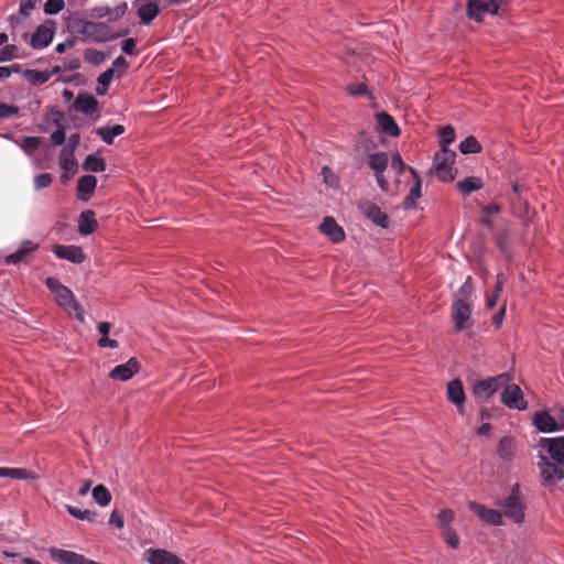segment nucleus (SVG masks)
I'll use <instances>...</instances> for the list:
<instances>
[{"instance_id":"obj_1","label":"nucleus","mask_w":564,"mask_h":564,"mask_svg":"<svg viewBox=\"0 0 564 564\" xmlns=\"http://www.w3.org/2000/svg\"><path fill=\"white\" fill-rule=\"evenodd\" d=\"M541 442L550 457L557 464H552L546 457L541 456L539 462L541 476L546 485H554L564 478V436L543 438Z\"/></svg>"},{"instance_id":"obj_2","label":"nucleus","mask_w":564,"mask_h":564,"mask_svg":"<svg viewBox=\"0 0 564 564\" xmlns=\"http://www.w3.org/2000/svg\"><path fill=\"white\" fill-rule=\"evenodd\" d=\"M47 289L55 295L57 304L66 311L75 313L79 321H84V311L75 299L74 293L62 284L56 278L50 276L45 280Z\"/></svg>"},{"instance_id":"obj_3","label":"nucleus","mask_w":564,"mask_h":564,"mask_svg":"<svg viewBox=\"0 0 564 564\" xmlns=\"http://www.w3.org/2000/svg\"><path fill=\"white\" fill-rule=\"evenodd\" d=\"M456 160V153L448 148H441L433 159V171L442 182H451L455 178L453 165Z\"/></svg>"},{"instance_id":"obj_4","label":"nucleus","mask_w":564,"mask_h":564,"mask_svg":"<svg viewBox=\"0 0 564 564\" xmlns=\"http://www.w3.org/2000/svg\"><path fill=\"white\" fill-rule=\"evenodd\" d=\"M497 503L508 519L512 520L514 523L523 522L525 508L520 499L518 485L512 487L510 495L506 499L498 500Z\"/></svg>"},{"instance_id":"obj_5","label":"nucleus","mask_w":564,"mask_h":564,"mask_svg":"<svg viewBox=\"0 0 564 564\" xmlns=\"http://www.w3.org/2000/svg\"><path fill=\"white\" fill-rule=\"evenodd\" d=\"M510 380L511 378L508 373H500L496 377L478 380L473 384V392L476 398L487 400Z\"/></svg>"},{"instance_id":"obj_6","label":"nucleus","mask_w":564,"mask_h":564,"mask_svg":"<svg viewBox=\"0 0 564 564\" xmlns=\"http://www.w3.org/2000/svg\"><path fill=\"white\" fill-rule=\"evenodd\" d=\"M76 32L85 40L94 42H105L110 39L108 26L105 23L80 20L76 22Z\"/></svg>"},{"instance_id":"obj_7","label":"nucleus","mask_w":564,"mask_h":564,"mask_svg":"<svg viewBox=\"0 0 564 564\" xmlns=\"http://www.w3.org/2000/svg\"><path fill=\"white\" fill-rule=\"evenodd\" d=\"M507 0H469L467 14L475 21H481L486 13L496 14Z\"/></svg>"},{"instance_id":"obj_8","label":"nucleus","mask_w":564,"mask_h":564,"mask_svg":"<svg viewBox=\"0 0 564 564\" xmlns=\"http://www.w3.org/2000/svg\"><path fill=\"white\" fill-rule=\"evenodd\" d=\"M367 163L369 167L376 173L378 186L383 192H389V182L383 175L389 164L388 155L383 152L369 154Z\"/></svg>"},{"instance_id":"obj_9","label":"nucleus","mask_w":564,"mask_h":564,"mask_svg":"<svg viewBox=\"0 0 564 564\" xmlns=\"http://www.w3.org/2000/svg\"><path fill=\"white\" fill-rule=\"evenodd\" d=\"M503 388L501 402L505 405L516 410H525L528 408V402L524 400L523 392L519 386L509 381Z\"/></svg>"},{"instance_id":"obj_10","label":"nucleus","mask_w":564,"mask_h":564,"mask_svg":"<svg viewBox=\"0 0 564 564\" xmlns=\"http://www.w3.org/2000/svg\"><path fill=\"white\" fill-rule=\"evenodd\" d=\"M471 308L470 303L462 300H454L452 305V317L456 330H464L470 326Z\"/></svg>"},{"instance_id":"obj_11","label":"nucleus","mask_w":564,"mask_h":564,"mask_svg":"<svg viewBox=\"0 0 564 564\" xmlns=\"http://www.w3.org/2000/svg\"><path fill=\"white\" fill-rule=\"evenodd\" d=\"M50 557L59 564H99L73 551L57 547L48 549Z\"/></svg>"},{"instance_id":"obj_12","label":"nucleus","mask_w":564,"mask_h":564,"mask_svg":"<svg viewBox=\"0 0 564 564\" xmlns=\"http://www.w3.org/2000/svg\"><path fill=\"white\" fill-rule=\"evenodd\" d=\"M533 421L536 429L544 433L564 429V419L556 420L555 415L545 411L535 413Z\"/></svg>"},{"instance_id":"obj_13","label":"nucleus","mask_w":564,"mask_h":564,"mask_svg":"<svg viewBox=\"0 0 564 564\" xmlns=\"http://www.w3.org/2000/svg\"><path fill=\"white\" fill-rule=\"evenodd\" d=\"M137 14L140 21L149 25L160 13L159 0H137Z\"/></svg>"},{"instance_id":"obj_14","label":"nucleus","mask_w":564,"mask_h":564,"mask_svg":"<svg viewBox=\"0 0 564 564\" xmlns=\"http://www.w3.org/2000/svg\"><path fill=\"white\" fill-rule=\"evenodd\" d=\"M469 509L485 523L491 525H502V514L495 509H489L484 505L470 501Z\"/></svg>"},{"instance_id":"obj_15","label":"nucleus","mask_w":564,"mask_h":564,"mask_svg":"<svg viewBox=\"0 0 564 564\" xmlns=\"http://www.w3.org/2000/svg\"><path fill=\"white\" fill-rule=\"evenodd\" d=\"M53 252L58 259L67 260L72 263H83L86 260V256L83 249L78 246H65V245H54Z\"/></svg>"},{"instance_id":"obj_16","label":"nucleus","mask_w":564,"mask_h":564,"mask_svg":"<svg viewBox=\"0 0 564 564\" xmlns=\"http://www.w3.org/2000/svg\"><path fill=\"white\" fill-rule=\"evenodd\" d=\"M359 209L375 225L382 228L388 227V216L376 204L369 200H364L359 203Z\"/></svg>"},{"instance_id":"obj_17","label":"nucleus","mask_w":564,"mask_h":564,"mask_svg":"<svg viewBox=\"0 0 564 564\" xmlns=\"http://www.w3.org/2000/svg\"><path fill=\"white\" fill-rule=\"evenodd\" d=\"M140 370L139 361L130 358L126 364L116 366L109 373V377L118 381H127L131 379Z\"/></svg>"},{"instance_id":"obj_18","label":"nucleus","mask_w":564,"mask_h":564,"mask_svg":"<svg viewBox=\"0 0 564 564\" xmlns=\"http://www.w3.org/2000/svg\"><path fill=\"white\" fill-rule=\"evenodd\" d=\"M145 555L149 564H183L175 554L163 549H149Z\"/></svg>"},{"instance_id":"obj_19","label":"nucleus","mask_w":564,"mask_h":564,"mask_svg":"<svg viewBox=\"0 0 564 564\" xmlns=\"http://www.w3.org/2000/svg\"><path fill=\"white\" fill-rule=\"evenodd\" d=\"M53 36L54 26L52 24H42L33 33L30 44L33 48H44L52 42Z\"/></svg>"},{"instance_id":"obj_20","label":"nucleus","mask_w":564,"mask_h":564,"mask_svg":"<svg viewBox=\"0 0 564 564\" xmlns=\"http://www.w3.org/2000/svg\"><path fill=\"white\" fill-rule=\"evenodd\" d=\"M39 248V245L31 241H23L18 250L6 257V263L17 264L26 260L28 256L34 252Z\"/></svg>"},{"instance_id":"obj_21","label":"nucleus","mask_w":564,"mask_h":564,"mask_svg":"<svg viewBox=\"0 0 564 564\" xmlns=\"http://www.w3.org/2000/svg\"><path fill=\"white\" fill-rule=\"evenodd\" d=\"M447 398L458 408V411L463 413L465 392L460 380L455 379L447 384Z\"/></svg>"},{"instance_id":"obj_22","label":"nucleus","mask_w":564,"mask_h":564,"mask_svg":"<svg viewBox=\"0 0 564 564\" xmlns=\"http://www.w3.org/2000/svg\"><path fill=\"white\" fill-rule=\"evenodd\" d=\"M321 232L327 236L333 242H340L345 239V232L332 217H326L319 226Z\"/></svg>"},{"instance_id":"obj_23","label":"nucleus","mask_w":564,"mask_h":564,"mask_svg":"<svg viewBox=\"0 0 564 564\" xmlns=\"http://www.w3.org/2000/svg\"><path fill=\"white\" fill-rule=\"evenodd\" d=\"M98 108L97 99L89 94H79L74 102V109L84 115H91Z\"/></svg>"},{"instance_id":"obj_24","label":"nucleus","mask_w":564,"mask_h":564,"mask_svg":"<svg viewBox=\"0 0 564 564\" xmlns=\"http://www.w3.org/2000/svg\"><path fill=\"white\" fill-rule=\"evenodd\" d=\"M97 186V178L94 175L82 176L77 182L78 198L87 202L94 194Z\"/></svg>"},{"instance_id":"obj_25","label":"nucleus","mask_w":564,"mask_h":564,"mask_svg":"<svg viewBox=\"0 0 564 564\" xmlns=\"http://www.w3.org/2000/svg\"><path fill=\"white\" fill-rule=\"evenodd\" d=\"M98 227L96 214L93 210H84L78 219V232L83 236L93 234Z\"/></svg>"},{"instance_id":"obj_26","label":"nucleus","mask_w":564,"mask_h":564,"mask_svg":"<svg viewBox=\"0 0 564 564\" xmlns=\"http://www.w3.org/2000/svg\"><path fill=\"white\" fill-rule=\"evenodd\" d=\"M376 118L378 126L386 134L390 137H398L400 134V129L397 122L387 112H379Z\"/></svg>"},{"instance_id":"obj_27","label":"nucleus","mask_w":564,"mask_h":564,"mask_svg":"<svg viewBox=\"0 0 564 564\" xmlns=\"http://www.w3.org/2000/svg\"><path fill=\"white\" fill-rule=\"evenodd\" d=\"M409 171L413 175L415 182L410 189L409 195L405 196L403 200L404 208H411L415 205L416 200L421 197V180L416 173V171L412 167H409Z\"/></svg>"},{"instance_id":"obj_28","label":"nucleus","mask_w":564,"mask_h":564,"mask_svg":"<svg viewBox=\"0 0 564 564\" xmlns=\"http://www.w3.org/2000/svg\"><path fill=\"white\" fill-rule=\"evenodd\" d=\"M126 131L122 124H115L112 127H99L96 129V134L107 143L112 144L113 139Z\"/></svg>"},{"instance_id":"obj_29","label":"nucleus","mask_w":564,"mask_h":564,"mask_svg":"<svg viewBox=\"0 0 564 564\" xmlns=\"http://www.w3.org/2000/svg\"><path fill=\"white\" fill-rule=\"evenodd\" d=\"M0 477L12 479H36L37 475L25 468L0 467Z\"/></svg>"},{"instance_id":"obj_30","label":"nucleus","mask_w":564,"mask_h":564,"mask_svg":"<svg viewBox=\"0 0 564 564\" xmlns=\"http://www.w3.org/2000/svg\"><path fill=\"white\" fill-rule=\"evenodd\" d=\"M111 329V324L109 322H100L98 324V330L101 334V338L98 340V346L101 348H117L119 346L118 341L109 338V333Z\"/></svg>"},{"instance_id":"obj_31","label":"nucleus","mask_w":564,"mask_h":564,"mask_svg":"<svg viewBox=\"0 0 564 564\" xmlns=\"http://www.w3.org/2000/svg\"><path fill=\"white\" fill-rule=\"evenodd\" d=\"M116 70L113 68H109L101 73L97 78L96 94L99 96L106 95L110 83L115 77Z\"/></svg>"},{"instance_id":"obj_32","label":"nucleus","mask_w":564,"mask_h":564,"mask_svg":"<svg viewBox=\"0 0 564 564\" xmlns=\"http://www.w3.org/2000/svg\"><path fill=\"white\" fill-rule=\"evenodd\" d=\"M482 187V182L480 178L470 176L466 177L463 181L457 183V188L464 194L469 195L470 193L478 191Z\"/></svg>"},{"instance_id":"obj_33","label":"nucleus","mask_w":564,"mask_h":564,"mask_svg":"<svg viewBox=\"0 0 564 564\" xmlns=\"http://www.w3.org/2000/svg\"><path fill=\"white\" fill-rule=\"evenodd\" d=\"M83 167L84 170L90 172H104L106 170V163L102 158L95 154H89L86 158Z\"/></svg>"},{"instance_id":"obj_34","label":"nucleus","mask_w":564,"mask_h":564,"mask_svg":"<svg viewBox=\"0 0 564 564\" xmlns=\"http://www.w3.org/2000/svg\"><path fill=\"white\" fill-rule=\"evenodd\" d=\"M94 500L101 507H106L111 501V494L104 485H97L93 489Z\"/></svg>"},{"instance_id":"obj_35","label":"nucleus","mask_w":564,"mask_h":564,"mask_svg":"<svg viewBox=\"0 0 564 564\" xmlns=\"http://www.w3.org/2000/svg\"><path fill=\"white\" fill-rule=\"evenodd\" d=\"M459 150L463 154H474L481 151V145L475 137L470 135L459 143Z\"/></svg>"},{"instance_id":"obj_36","label":"nucleus","mask_w":564,"mask_h":564,"mask_svg":"<svg viewBox=\"0 0 564 564\" xmlns=\"http://www.w3.org/2000/svg\"><path fill=\"white\" fill-rule=\"evenodd\" d=\"M59 165L63 170L74 173L77 167V162L73 151L64 149L59 156Z\"/></svg>"},{"instance_id":"obj_37","label":"nucleus","mask_w":564,"mask_h":564,"mask_svg":"<svg viewBox=\"0 0 564 564\" xmlns=\"http://www.w3.org/2000/svg\"><path fill=\"white\" fill-rule=\"evenodd\" d=\"M498 454L502 459H511L513 455V441L510 437H503L499 442Z\"/></svg>"},{"instance_id":"obj_38","label":"nucleus","mask_w":564,"mask_h":564,"mask_svg":"<svg viewBox=\"0 0 564 564\" xmlns=\"http://www.w3.org/2000/svg\"><path fill=\"white\" fill-rule=\"evenodd\" d=\"M473 284H471V278L468 276L465 281V283L460 286V289L455 293V300H464L466 302L470 303V299L473 295Z\"/></svg>"},{"instance_id":"obj_39","label":"nucleus","mask_w":564,"mask_h":564,"mask_svg":"<svg viewBox=\"0 0 564 564\" xmlns=\"http://www.w3.org/2000/svg\"><path fill=\"white\" fill-rule=\"evenodd\" d=\"M473 284H471V278L468 276L465 281V283L460 286V289L455 293V300H464L466 302L470 303V299L473 295Z\"/></svg>"},{"instance_id":"obj_40","label":"nucleus","mask_w":564,"mask_h":564,"mask_svg":"<svg viewBox=\"0 0 564 564\" xmlns=\"http://www.w3.org/2000/svg\"><path fill=\"white\" fill-rule=\"evenodd\" d=\"M26 78L33 85H42L51 78V73L40 72V70H29V72H26Z\"/></svg>"},{"instance_id":"obj_41","label":"nucleus","mask_w":564,"mask_h":564,"mask_svg":"<svg viewBox=\"0 0 564 564\" xmlns=\"http://www.w3.org/2000/svg\"><path fill=\"white\" fill-rule=\"evenodd\" d=\"M455 140V131L453 127L446 126L440 131L441 148H447Z\"/></svg>"},{"instance_id":"obj_42","label":"nucleus","mask_w":564,"mask_h":564,"mask_svg":"<svg viewBox=\"0 0 564 564\" xmlns=\"http://www.w3.org/2000/svg\"><path fill=\"white\" fill-rule=\"evenodd\" d=\"M66 510L68 513L79 520H94V514L89 510H82L79 508L73 507V506H66Z\"/></svg>"},{"instance_id":"obj_43","label":"nucleus","mask_w":564,"mask_h":564,"mask_svg":"<svg viewBox=\"0 0 564 564\" xmlns=\"http://www.w3.org/2000/svg\"><path fill=\"white\" fill-rule=\"evenodd\" d=\"M65 7L64 0H47L44 4V12L46 14H56Z\"/></svg>"},{"instance_id":"obj_44","label":"nucleus","mask_w":564,"mask_h":564,"mask_svg":"<svg viewBox=\"0 0 564 564\" xmlns=\"http://www.w3.org/2000/svg\"><path fill=\"white\" fill-rule=\"evenodd\" d=\"M40 145L41 139L37 137H25L21 142L22 149L29 153L35 151Z\"/></svg>"},{"instance_id":"obj_45","label":"nucleus","mask_w":564,"mask_h":564,"mask_svg":"<svg viewBox=\"0 0 564 564\" xmlns=\"http://www.w3.org/2000/svg\"><path fill=\"white\" fill-rule=\"evenodd\" d=\"M127 10H128V4L124 1L118 3L113 8H110L109 21H117V20L121 19L126 14Z\"/></svg>"},{"instance_id":"obj_46","label":"nucleus","mask_w":564,"mask_h":564,"mask_svg":"<svg viewBox=\"0 0 564 564\" xmlns=\"http://www.w3.org/2000/svg\"><path fill=\"white\" fill-rule=\"evenodd\" d=\"M443 536L451 547L456 549L459 545V538L452 528L444 529Z\"/></svg>"},{"instance_id":"obj_47","label":"nucleus","mask_w":564,"mask_h":564,"mask_svg":"<svg viewBox=\"0 0 564 564\" xmlns=\"http://www.w3.org/2000/svg\"><path fill=\"white\" fill-rule=\"evenodd\" d=\"M84 57L93 64H100L105 59L104 53L94 48L86 50Z\"/></svg>"},{"instance_id":"obj_48","label":"nucleus","mask_w":564,"mask_h":564,"mask_svg":"<svg viewBox=\"0 0 564 564\" xmlns=\"http://www.w3.org/2000/svg\"><path fill=\"white\" fill-rule=\"evenodd\" d=\"M438 523L443 529L449 528V523L454 519V512L449 509H444L438 513Z\"/></svg>"},{"instance_id":"obj_49","label":"nucleus","mask_w":564,"mask_h":564,"mask_svg":"<svg viewBox=\"0 0 564 564\" xmlns=\"http://www.w3.org/2000/svg\"><path fill=\"white\" fill-rule=\"evenodd\" d=\"M52 183V176L48 173H42L34 177V186L36 189L48 187Z\"/></svg>"},{"instance_id":"obj_50","label":"nucleus","mask_w":564,"mask_h":564,"mask_svg":"<svg viewBox=\"0 0 564 564\" xmlns=\"http://www.w3.org/2000/svg\"><path fill=\"white\" fill-rule=\"evenodd\" d=\"M17 47L14 45H6L0 50V62H9L17 56Z\"/></svg>"},{"instance_id":"obj_51","label":"nucleus","mask_w":564,"mask_h":564,"mask_svg":"<svg viewBox=\"0 0 564 564\" xmlns=\"http://www.w3.org/2000/svg\"><path fill=\"white\" fill-rule=\"evenodd\" d=\"M37 0H21L20 13L24 17L30 15L31 11L35 8Z\"/></svg>"},{"instance_id":"obj_52","label":"nucleus","mask_w":564,"mask_h":564,"mask_svg":"<svg viewBox=\"0 0 564 564\" xmlns=\"http://www.w3.org/2000/svg\"><path fill=\"white\" fill-rule=\"evenodd\" d=\"M19 112L18 107L15 106H8L6 104H0V118H9L11 116H14Z\"/></svg>"},{"instance_id":"obj_53","label":"nucleus","mask_w":564,"mask_h":564,"mask_svg":"<svg viewBox=\"0 0 564 564\" xmlns=\"http://www.w3.org/2000/svg\"><path fill=\"white\" fill-rule=\"evenodd\" d=\"M129 67V63L127 62V59L122 56H119L117 57L113 63H112V67L115 70L118 68L120 69V72L118 73V77H121V75L126 72V69Z\"/></svg>"},{"instance_id":"obj_54","label":"nucleus","mask_w":564,"mask_h":564,"mask_svg":"<svg viewBox=\"0 0 564 564\" xmlns=\"http://www.w3.org/2000/svg\"><path fill=\"white\" fill-rule=\"evenodd\" d=\"M135 40L134 39H127L121 43V50L128 55H134L135 54Z\"/></svg>"},{"instance_id":"obj_55","label":"nucleus","mask_w":564,"mask_h":564,"mask_svg":"<svg viewBox=\"0 0 564 564\" xmlns=\"http://www.w3.org/2000/svg\"><path fill=\"white\" fill-rule=\"evenodd\" d=\"M391 167L395 170L398 174H401L405 170V164L400 154L395 153L392 155Z\"/></svg>"},{"instance_id":"obj_56","label":"nucleus","mask_w":564,"mask_h":564,"mask_svg":"<svg viewBox=\"0 0 564 564\" xmlns=\"http://www.w3.org/2000/svg\"><path fill=\"white\" fill-rule=\"evenodd\" d=\"M51 141L55 145H61L65 141V131L64 128L57 129L55 132L51 134Z\"/></svg>"},{"instance_id":"obj_57","label":"nucleus","mask_w":564,"mask_h":564,"mask_svg":"<svg viewBox=\"0 0 564 564\" xmlns=\"http://www.w3.org/2000/svg\"><path fill=\"white\" fill-rule=\"evenodd\" d=\"M109 523L116 525L118 529H122L124 525L122 516L117 511L111 512Z\"/></svg>"},{"instance_id":"obj_58","label":"nucleus","mask_w":564,"mask_h":564,"mask_svg":"<svg viewBox=\"0 0 564 564\" xmlns=\"http://www.w3.org/2000/svg\"><path fill=\"white\" fill-rule=\"evenodd\" d=\"M323 176H324V181L327 185L329 186H335L337 181H336V177L335 175L333 174L332 170L328 169V167H323Z\"/></svg>"},{"instance_id":"obj_59","label":"nucleus","mask_w":564,"mask_h":564,"mask_svg":"<svg viewBox=\"0 0 564 564\" xmlns=\"http://www.w3.org/2000/svg\"><path fill=\"white\" fill-rule=\"evenodd\" d=\"M347 90L352 96H361L366 94V86L365 84H358L356 86H348Z\"/></svg>"},{"instance_id":"obj_60","label":"nucleus","mask_w":564,"mask_h":564,"mask_svg":"<svg viewBox=\"0 0 564 564\" xmlns=\"http://www.w3.org/2000/svg\"><path fill=\"white\" fill-rule=\"evenodd\" d=\"M14 72H18L17 66H12V67L0 66V79L9 78L12 75V73H14Z\"/></svg>"},{"instance_id":"obj_61","label":"nucleus","mask_w":564,"mask_h":564,"mask_svg":"<svg viewBox=\"0 0 564 564\" xmlns=\"http://www.w3.org/2000/svg\"><path fill=\"white\" fill-rule=\"evenodd\" d=\"M75 44V41L74 40H67L63 43H59L56 45L55 50L57 53H64L67 48H70L73 47Z\"/></svg>"},{"instance_id":"obj_62","label":"nucleus","mask_w":564,"mask_h":564,"mask_svg":"<svg viewBox=\"0 0 564 564\" xmlns=\"http://www.w3.org/2000/svg\"><path fill=\"white\" fill-rule=\"evenodd\" d=\"M503 283H505L503 275L502 274H498L497 275V282H496V285H495L494 295L500 296V293L502 292V289H503Z\"/></svg>"},{"instance_id":"obj_63","label":"nucleus","mask_w":564,"mask_h":564,"mask_svg":"<svg viewBox=\"0 0 564 564\" xmlns=\"http://www.w3.org/2000/svg\"><path fill=\"white\" fill-rule=\"evenodd\" d=\"M95 15L98 18H107L109 20L110 17V8L109 7H100L97 8Z\"/></svg>"},{"instance_id":"obj_64","label":"nucleus","mask_w":564,"mask_h":564,"mask_svg":"<svg viewBox=\"0 0 564 564\" xmlns=\"http://www.w3.org/2000/svg\"><path fill=\"white\" fill-rule=\"evenodd\" d=\"M507 229H506V234H500L497 236L496 238V241H497V245L498 247L500 248V250L505 251L506 249V243H507Z\"/></svg>"}]
</instances>
